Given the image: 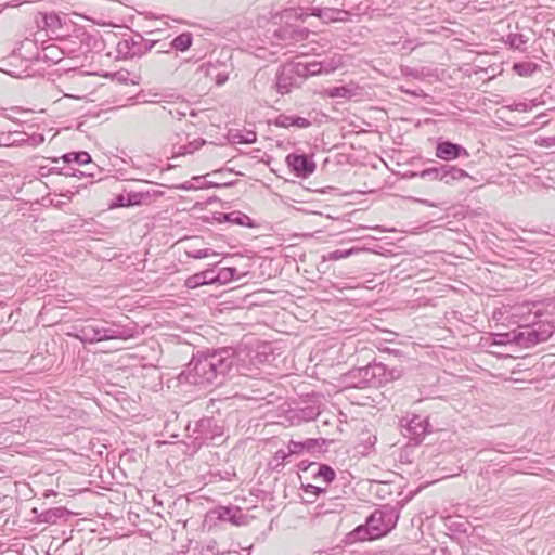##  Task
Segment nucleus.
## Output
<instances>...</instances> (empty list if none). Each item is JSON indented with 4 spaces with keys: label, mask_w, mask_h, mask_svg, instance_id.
I'll return each instance as SVG.
<instances>
[{
    "label": "nucleus",
    "mask_w": 555,
    "mask_h": 555,
    "mask_svg": "<svg viewBox=\"0 0 555 555\" xmlns=\"http://www.w3.org/2000/svg\"><path fill=\"white\" fill-rule=\"evenodd\" d=\"M138 334L133 322L122 324L119 321H95L76 328L74 336L85 344H95L104 340H128Z\"/></svg>",
    "instance_id": "f257e3e1"
},
{
    "label": "nucleus",
    "mask_w": 555,
    "mask_h": 555,
    "mask_svg": "<svg viewBox=\"0 0 555 555\" xmlns=\"http://www.w3.org/2000/svg\"><path fill=\"white\" fill-rule=\"evenodd\" d=\"M399 515L395 507L385 505L373 512L365 524L358 526L350 537L353 541H371L387 534L395 528Z\"/></svg>",
    "instance_id": "f03ea898"
},
{
    "label": "nucleus",
    "mask_w": 555,
    "mask_h": 555,
    "mask_svg": "<svg viewBox=\"0 0 555 555\" xmlns=\"http://www.w3.org/2000/svg\"><path fill=\"white\" fill-rule=\"evenodd\" d=\"M554 328V325L542 324L539 325L537 330H515L507 333H499L494 335V344L504 345L507 343H515L528 348L547 340L552 336Z\"/></svg>",
    "instance_id": "7ed1b4c3"
},
{
    "label": "nucleus",
    "mask_w": 555,
    "mask_h": 555,
    "mask_svg": "<svg viewBox=\"0 0 555 555\" xmlns=\"http://www.w3.org/2000/svg\"><path fill=\"white\" fill-rule=\"evenodd\" d=\"M535 307L537 305L531 302L509 306L506 309L507 318L509 322L518 325L519 331L537 330L542 324L554 325L547 319H542L543 314L539 310H533Z\"/></svg>",
    "instance_id": "20e7f679"
},
{
    "label": "nucleus",
    "mask_w": 555,
    "mask_h": 555,
    "mask_svg": "<svg viewBox=\"0 0 555 555\" xmlns=\"http://www.w3.org/2000/svg\"><path fill=\"white\" fill-rule=\"evenodd\" d=\"M212 371L207 352H202L191 359L182 375L190 384L205 386L214 384Z\"/></svg>",
    "instance_id": "39448f33"
},
{
    "label": "nucleus",
    "mask_w": 555,
    "mask_h": 555,
    "mask_svg": "<svg viewBox=\"0 0 555 555\" xmlns=\"http://www.w3.org/2000/svg\"><path fill=\"white\" fill-rule=\"evenodd\" d=\"M207 354L214 370V385H220L236 363V353L232 348H220L207 351Z\"/></svg>",
    "instance_id": "423d86ee"
},
{
    "label": "nucleus",
    "mask_w": 555,
    "mask_h": 555,
    "mask_svg": "<svg viewBox=\"0 0 555 555\" xmlns=\"http://www.w3.org/2000/svg\"><path fill=\"white\" fill-rule=\"evenodd\" d=\"M384 369L382 363H373L363 367L354 369L347 374L350 386L354 388H366L378 386L379 379H383Z\"/></svg>",
    "instance_id": "0eeeda50"
},
{
    "label": "nucleus",
    "mask_w": 555,
    "mask_h": 555,
    "mask_svg": "<svg viewBox=\"0 0 555 555\" xmlns=\"http://www.w3.org/2000/svg\"><path fill=\"white\" fill-rule=\"evenodd\" d=\"M367 9L369 7H363V3H359L354 8V12L335 8H312L311 15L319 17L324 23L348 22L353 15L364 14Z\"/></svg>",
    "instance_id": "6e6552de"
},
{
    "label": "nucleus",
    "mask_w": 555,
    "mask_h": 555,
    "mask_svg": "<svg viewBox=\"0 0 555 555\" xmlns=\"http://www.w3.org/2000/svg\"><path fill=\"white\" fill-rule=\"evenodd\" d=\"M400 426L404 430V435L416 444L430 431L428 420L416 414H406L403 416L400 420Z\"/></svg>",
    "instance_id": "1a4fd4ad"
},
{
    "label": "nucleus",
    "mask_w": 555,
    "mask_h": 555,
    "mask_svg": "<svg viewBox=\"0 0 555 555\" xmlns=\"http://www.w3.org/2000/svg\"><path fill=\"white\" fill-rule=\"evenodd\" d=\"M343 65L341 56H332L322 61L297 64V76L308 77L322 74H331Z\"/></svg>",
    "instance_id": "9d476101"
},
{
    "label": "nucleus",
    "mask_w": 555,
    "mask_h": 555,
    "mask_svg": "<svg viewBox=\"0 0 555 555\" xmlns=\"http://www.w3.org/2000/svg\"><path fill=\"white\" fill-rule=\"evenodd\" d=\"M152 47V42H147L140 34H135L122 38L117 43V52L125 59H133L149 52Z\"/></svg>",
    "instance_id": "9b49d317"
},
{
    "label": "nucleus",
    "mask_w": 555,
    "mask_h": 555,
    "mask_svg": "<svg viewBox=\"0 0 555 555\" xmlns=\"http://www.w3.org/2000/svg\"><path fill=\"white\" fill-rule=\"evenodd\" d=\"M286 163L296 177L306 179L315 171V163L305 154H289Z\"/></svg>",
    "instance_id": "f8f14e48"
},
{
    "label": "nucleus",
    "mask_w": 555,
    "mask_h": 555,
    "mask_svg": "<svg viewBox=\"0 0 555 555\" xmlns=\"http://www.w3.org/2000/svg\"><path fill=\"white\" fill-rule=\"evenodd\" d=\"M435 155L444 162H451L460 157H469V153L464 146L448 140L438 141Z\"/></svg>",
    "instance_id": "ddd939ff"
},
{
    "label": "nucleus",
    "mask_w": 555,
    "mask_h": 555,
    "mask_svg": "<svg viewBox=\"0 0 555 555\" xmlns=\"http://www.w3.org/2000/svg\"><path fill=\"white\" fill-rule=\"evenodd\" d=\"M309 34L308 28L287 23L274 31V37L287 43H296L306 40Z\"/></svg>",
    "instance_id": "4468645a"
},
{
    "label": "nucleus",
    "mask_w": 555,
    "mask_h": 555,
    "mask_svg": "<svg viewBox=\"0 0 555 555\" xmlns=\"http://www.w3.org/2000/svg\"><path fill=\"white\" fill-rule=\"evenodd\" d=\"M297 65L283 66L276 77V89L281 94H286L291 91L296 82Z\"/></svg>",
    "instance_id": "2eb2a0df"
},
{
    "label": "nucleus",
    "mask_w": 555,
    "mask_h": 555,
    "mask_svg": "<svg viewBox=\"0 0 555 555\" xmlns=\"http://www.w3.org/2000/svg\"><path fill=\"white\" fill-rule=\"evenodd\" d=\"M196 431L199 434L201 439L204 441L212 440L220 436L222 430L211 418H202L196 424Z\"/></svg>",
    "instance_id": "dca6fc26"
},
{
    "label": "nucleus",
    "mask_w": 555,
    "mask_h": 555,
    "mask_svg": "<svg viewBox=\"0 0 555 555\" xmlns=\"http://www.w3.org/2000/svg\"><path fill=\"white\" fill-rule=\"evenodd\" d=\"M274 125L279 128L295 127L299 129H305L311 126V121L305 117L296 115L280 114L275 118Z\"/></svg>",
    "instance_id": "f3484780"
},
{
    "label": "nucleus",
    "mask_w": 555,
    "mask_h": 555,
    "mask_svg": "<svg viewBox=\"0 0 555 555\" xmlns=\"http://www.w3.org/2000/svg\"><path fill=\"white\" fill-rule=\"evenodd\" d=\"M77 164V165H89L92 164V158L88 152L79 151V152H69L62 155L60 158H53L52 163L54 164Z\"/></svg>",
    "instance_id": "a211bd4d"
},
{
    "label": "nucleus",
    "mask_w": 555,
    "mask_h": 555,
    "mask_svg": "<svg viewBox=\"0 0 555 555\" xmlns=\"http://www.w3.org/2000/svg\"><path fill=\"white\" fill-rule=\"evenodd\" d=\"M219 221L230 222L238 225L255 228L254 220L242 211L221 212L218 218Z\"/></svg>",
    "instance_id": "6ab92c4d"
},
{
    "label": "nucleus",
    "mask_w": 555,
    "mask_h": 555,
    "mask_svg": "<svg viewBox=\"0 0 555 555\" xmlns=\"http://www.w3.org/2000/svg\"><path fill=\"white\" fill-rule=\"evenodd\" d=\"M215 283V271L206 270L199 273H196L192 276H189L185 280V286L188 288H196L202 285H208Z\"/></svg>",
    "instance_id": "aec40b11"
},
{
    "label": "nucleus",
    "mask_w": 555,
    "mask_h": 555,
    "mask_svg": "<svg viewBox=\"0 0 555 555\" xmlns=\"http://www.w3.org/2000/svg\"><path fill=\"white\" fill-rule=\"evenodd\" d=\"M359 87L356 83H349L346 86L327 88L324 93L328 98H343L350 99L358 94Z\"/></svg>",
    "instance_id": "412c9836"
},
{
    "label": "nucleus",
    "mask_w": 555,
    "mask_h": 555,
    "mask_svg": "<svg viewBox=\"0 0 555 555\" xmlns=\"http://www.w3.org/2000/svg\"><path fill=\"white\" fill-rule=\"evenodd\" d=\"M321 447L318 439L309 438L305 441L291 440L288 443L289 452L293 454H301L304 452H312Z\"/></svg>",
    "instance_id": "4be33fe9"
},
{
    "label": "nucleus",
    "mask_w": 555,
    "mask_h": 555,
    "mask_svg": "<svg viewBox=\"0 0 555 555\" xmlns=\"http://www.w3.org/2000/svg\"><path fill=\"white\" fill-rule=\"evenodd\" d=\"M469 175L456 166L443 164V179L442 182L446 184H453L455 181L468 178Z\"/></svg>",
    "instance_id": "5701e85b"
},
{
    "label": "nucleus",
    "mask_w": 555,
    "mask_h": 555,
    "mask_svg": "<svg viewBox=\"0 0 555 555\" xmlns=\"http://www.w3.org/2000/svg\"><path fill=\"white\" fill-rule=\"evenodd\" d=\"M206 144V140L204 139H195L192 142H189L183 145L175 146L173 149V158L179 156L191 155L195 151L199 150L202 146Z\"/></svg>",
    "instance_id": "b1692460"
},
{
    "label": "nucleus",
    "mask_w": 555,
    "mask_h": 555,
    "mask_svg": "<svg viewBox=\"0 0 555 555\" xmlns=\"http://www.w3.org/2000/svg\"><path fill=\"white\" fill-rule=\"evenodd\" d=\"M384 248L382 246H379V249H369V248H350L346 251H333V253H330L327 256H324V259L325 260H337V259H341V258H345V257H348L350 255H354V254H358L360 251H371V253H375V254H379V255H384Z\"/></svg>",
    "instance_id": "393cba45"
},
{
    "label": "nucleus",
    "mask_w": 555,
    "mask_h": 555,
    "mask_svg": "<svg viewBox=\"0 0 555 555\" xmlns=\"http://www.w3.org/2000/svg\"><path fill=\"white\" fill-rule=\"evenodd\" d=\"M412 177H420L429 181H441L443 179V165L426 168L420 172H413Z\"/></svg>",
    "instance_id": "a878e982"
},
{
    "label": "nucleus",
    "mask_w": 555,
    "mask_h": 555,
    "mask_svg": "<svg viewBox=\"0 0 555 555\" xmlns=\"http://www.w3.org/2000/svg\"><path fill=\"white\" fill-rule=\"evenodd\" d=\"M68 511L65 507L50 508L40 515V521L55 524L57 519L65 517Z\"/></svg>",
    "instance_id": "bb28decb"
},
{
    "label": "nucleus",
    "mask_w": 555,
    "mask_h": 555,
    "mask_svg": "<svg viewBox=\"0 0 555 555\" xmlns=\"http://www.w3.org/2000/svg\"><path fill=\"white\" fill-rule=\"evenodd\" d=\"M320 414V410L318 406L315 405H306L305 408L298 410V411H295L294 415L292 418H297L298 422H309V421H312L314 418H317V416Z\"/></svg>",
    "instance_id": "cd10ccee"
},
{
    "label": "nucleus",
    "mask_w": 555,
    "mask_h": 555,
    "mask_svg": "<svg viewBox=\"0 0 555 555\" xmlns=\"http://www.w3.org/2000/svg\"><path fill=\"white\" fill-rule=\"evenodd\" d=\"M193 38L190 33H182L177 36L170 46L178 51H186L192 44Z\"/></svg>",
    "instance_id": "c85d7f7f"
},
{
    "label": "nucleus",
    "mask_w": 555,
    "mask_h": 555,
    "mask_svg": "<svg viewBox=\"0 0 555 555\" xmlns=\"http://www.w3.org/2000/svg\"><path fill=\"white\" fill-rule=\"evenodd\" d=\"M235 275L238 276L235 268H220L217 273L215 272V283H228L229 281L233 280Z\"/></svg>",
    "instance_id": "c756f323"
},
{
    "label": "nucleus",
    "mask_w": 555,
    "mask_h": 555,
    "mask_svg": "<svg viewBox=\"0 0 555 555\" xmlns=\"http://www.w3.org/2000/svg\"><path fill=\"white\" fill-rule=\"evenodd\" d=\"M384 369L383 379H379V385L387 384L389 382L399 379L402 376L401 367L389 369L386 364L382 363Z\"/></svg>",
    "instance_id": "7c9ffc66"
},
{
    "label": "nucleus",
    "mask_w": 555,
    "mask_h": 555,
    "mask_svg": "<svg viewBox=\"0 0 555 555\" xmlns=\"http://www.w3.org/2000/svg\"><path fill=\"white\" fill-rule=\"evenodd\" d=\"M60 175L65 176V177H77V178H81V177L93 178L94 177L93 171H81V170L73 168L70 165H67V164H63V166H61Z\"/></svg>",
    "instance_id": "2f4dec72"
},
{
    "label": "nucleus",
    "mask_w": 555,
    "mask_h": 555,
    "mask_svg": "<svg viewBox=\"0 0 555 555\" xmlns=\"http://www.w3.org/2000/svg\"><path fill=\"white\" fill-rule=\"evenodd\" d=\"M151 197L149 192H129L127 193L126 204L129 206L141 205Z\"/></svg>",
    "instance_id": "473e14b6"
},
{
    "label": "nucleus",
    "mask_w": 555,
    "mask_h": 555,
    "mask_svg": "<svg viewBox=\"0 0 555 555\" xmlns=\"http://www.w3.org/2000/svg\"><path fill=\"white\" fill-rule=\"evenodd\" d=\"M315 479H322L326 483L331 482L335 478V472L328 465H320L318 472L314 475Z\"/></svg>",
    "instance_id": "72a5a7b5"
},
{
    "label": "nucleus",
    "mask_w": 555,
    "mask_h": 555,
    "mask_svg": "<svg viewBox=\"0 0 555 555\" xmlns=\"http://www.w3.org/2000/svg\"><path fill=\"white\" fill-rule=\"evenodd\" d=\"M233 142L238 144H251L257 141L255 131H247L246 133H235L232 135Z\"/></svg>",
    "instance_id": "f704fd0d"
},
{
    "label": "nucleus",
    "mask_w": 555,
    "mask_h": 555,
    "mask_svg": "<svg viewBox=\"0 0 555 555\" xmlns=\"http://www.w3.org/2000/svg\"><path fill=\"white\" fill-rule=\"evenodd\" d=\"M528 41V38L522 35V34H509L507 36V43L513 48V49H518V50H521L524 48V46L527 43Z\"/></svg>",
    "instance_id": "c9c22d12"
},
{
    "label": "nucleus",
    "mask_w": 555,
    "mask_h": 555,
    "mask_svg": "<svg viewBox=\"0 0 555 555\" xmlns=\"http://www.w3.org/2000/svg\"><path fill=\"white\" fill-rule=\"evenodd\" d=\"M535 68L537 65L529 62L514 64V70L520 76H529L535 70Z\"/></svg>",
    "instance_id": "e433bc0d"
},
{
    "label": "nucleus",
    "mask_w": 555,
    "mask_h": 555,
    "mask_svg": "<svg viewBox=\"0 0 555 555\" xmlns=\"http://www.w3.org/2000/svg\"><path fill=\"white\" fill-rule=\"evenodd\" d=\"M186 254L189 257H193L195 259H203V258H210V257H217V254L215 251H211L208 248L205 249H198V250H186Z\"/></svg>",
    "instance_id": "4c0bfd02"
},
{
    "label": "nucleus",
    "mask_w": 555,
    "mask_h": 555,
    "mask_svg": "<svg viewBox=\"0 0 555 555\" xmlns=\"http://www.w3.org/2000/svg\"><path fill=\"white\" fill-rule=\"evenodd\" d=\"M27 145L36 147L44 142V135L41 133L25 134Z\"/></svg>",
    "instance_id": "58836bf2"
},
{
    "label": "nucleus",
    "mask_w": 555,
    "mask_h": 555,
    "mask_svg": "<svg viewBox=\"0 0 555 555\" xmlns=\"http://www.w3.org/2000/svg\"><path fill=\"white\" fill-rule=\"evenodd\" d=\"M60 168H61V166H59V164H55V166H52V167L41 166L39 168V173L41 177H47L52 173L60 175Z\"/></svg>",
    "instance_id": "ea45409f"
},
{
    "label": "nucleus",
    "mask_w": 555,
    "mask_h": 555,
    "mask_svg": "<svg viewBox=\"0 0 555 555\" xmlns=\"http://www.w3.org/2000/svg\"><path fill=\"white\" fill-rule=\"evenodd\" d=\"M25 134L26 133H13V137L11 138V145H16V146H22V145H27L26 143V140H25Z\"/></svg>",
    "instance_id": "a19ab883"
},
{
    "label": "nucleus",
    "mask_w": 555,
    "mask_h": 555,
    "mask_svg": "<svg viewBox=\"0 0 555 555\" xmlns=\"http://www.w3.org/2000/svg\"><path fill=\"white\" fill-rule=\"evenodd\" d=\"M46 26L55 27L60 25V17L56 14H49L44 16Z\"/></svg>",
    "instance_id": "79ce46f5"
},
{
    "label": "nucleus",
    "mask_w": 555,
    "mask_h": 555,
    "mask_svg": "<svg viewBox=\"0 0 555 555\" xmlns=\"http://www.w3.org/2000/svg\"><path fill=\"white\" fill-rule=\"evenodd\" d=\"M325 490L320 488V487H317V486H313V485H308L305 487V492L306 493H312V494H320V493H323Z\"/></svg>",
    "instance_id": "37998d69"
},
{
    "label": "nucleus",
    "mask_w": 555,
    "mask_h": 555,
    "mask_svg": "<svg viewBox=\"0 0 555 555\" xmlns=\"http://www.w3.org/2000/svg\"><path fill=\"white\" fill-rule=\"evenodd\" d=\"M293 16H295L296 18H301L302 17V15L298 16L294 9H286V10H284L282 12V18L289 20Z\"/></svg>",
    "instance_id": "c03bdc74"
},
{
    "label": "nucleus",
    "mask_w": 555,
    "mask_h": 555,
    "mask_svg": "<svg viewBox=\"0 0 555 555\" xmlns=\"http://www.w3.org/2000/svg\"><path fill=\"white\" fill-rule=\"evenodd\" d=\"M293 453L289 452V448L287 447V451L283 450V449L276 451L275 459L276 460H281V461H285Z\"/></svg>",
    "instance_id": "a18cd8bd"
},
{
    "label": "nucleus",
    "mask_w": 555,
    "mask_h": 555,
    "mask_svg": "<svg viewBox=\"0 0 555 555\" xmlns=\"http://www.w3.org/2000/svg\"><path fill=\"white\" fill-rule=\"evenodd\" d=\"M229 79V75L227 73H218L216 76V83L218 86L224 85Z\"/></svg>",
    "instance_id": "49530a36"
},
{
    "label": "nucleus",
    "mask_w": 555,
    "mask_h": 555,
    "mask_svg": "<svg viewBox=\"0 0 555 555\" xmlns=\"http://www.w3.org/2000/svg\"><path fill=\"white\" fill-rule=\"evenodd\" d=\"M12 137H13V133L0 134V145H3V146L11 145Z\"/></svg>",
    "instance_id": "de8ad7c7"
},
{
    "label": "nucleus",
    "mask_w": 555,
    "mask_h": 555,
    "mask_svg": "<svg viewBox=\"0 0 555 555\" xmlns=\"http://www.w3.org/2000/svg\"><path fill=\"white\" fill-rule=\"evenodd\" d=\"M527 107H528V105L526 103L520 102V103L515 104L514 107H512V109L517 111V112H526Z\"/></svg>",
    "instance_id": "09e8293b"
},
{
    "label": "nucleus",
    "mask_w": 555,
    "mask_h": 555,
    "mask_svg": "<svg viewBox=\"0 0 555 555\" xmlns=\"http://www.w3.org/2000/svg\"><path fill=\"white\" fill-rule=\"evenodd\" d=\"M117 206L126 207L129 206V204H126L127 201V194L126 195H119L117 198Z\"/></svg>",
    "instance_id": "8fccbe9b"
},
{
    "label": "nucleus",
    "mask_w": 555,
    "mask_h": 555,
    "mask_svg": "<svg viewBox=\"0 0 555 555\" xmlns=\"http://www.w3.org/2000/svg\"><path fill=\"white\" fill-rule=\"evenodd\" d=\"M182 190H192L195 189V186L191 182H185L179 186Z\"/></svg>",
    "instance_id": "3c124183"
},
{
    "label": "nucleus",
    "mask_w": 555,
    "mask_h": 555,
    "mask_svg": "<svg viewBox=\"0 0 555 555\" xmlns=\"http://www.w3.org/2000/svg\"><path fill=\"white\" fill-rule=\"evenodd\" d=\"M331 512H333V508H332V507H331V508L322 509V511H320L319 513H331Z\"/></svg>",
    "instance_id": "603ef678"
},
{
    "label": "nucleus",
    "mask_w": 555,
    "mask_h": 555,
    "mask_svg": "<svg viewBox=\"0 0 555 555\" xmlns=\"http://www.w3.org/2000/svg\"><path fill=\"white\" fill-rule=\"evenodd\" d=\"M206 551L209 552L210 555H214V552H212V550L210 547H207Z\"/></svg>",
    "instance_id": "864d4df0"
},
{
    "label": "nucleus",
    "mask_w": 555,
    "mask_h": 555,
    "mask_svg": "<svg viewBox=\"0 0 555 555\" xmlns=\"http://www.w3.org/2000/svg\"><path fill=\"white\" fill-rule=\"evenodd\" d=\"M548 140H551V141H552V143H553V144H555V137L550 138Z\"/></svg>",
    "instance_id": "5fc2aeb1"
}]
</instances>
